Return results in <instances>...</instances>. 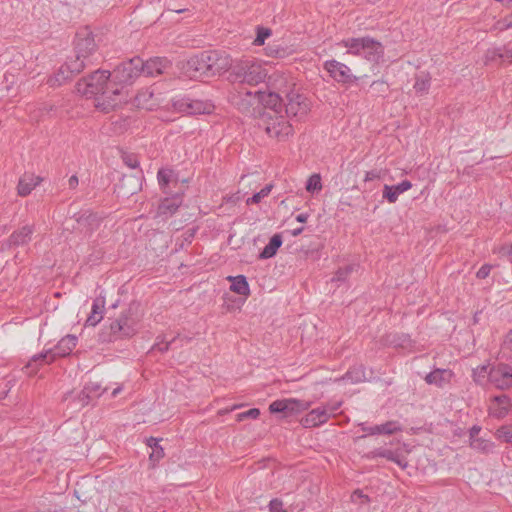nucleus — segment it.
I'll return each mask as SVG.
<instances>
[{
  "mask_svg": "<svg viewBox=\"0 0 512 512\" xmlns=\"http://www.w3.org/2000/svg\"><path fill=\"white\" fill-rule=\"evenodd\" d=\"M271 35V30L270 29H265V28H259L258 31H257V36L254 40V44L256 46H261L264 44L265 40Z\"/></svg>",
  "mask_w": 512,
  "mask_h": 512,
  "instance_id": "47",
  "label": "nucleus"
},
{
  "mask_svg": "<svg viewBox=\"0 0 512 512\" xmlns=\"http://www.w3.org/2000/svg\"><path fill=\"white\" fill-rule=\"evenodd\" d=\"M263 121L264 129L270 137L285 140L293 133L292 125L280 113H264Z\"/></svg>",
  "mask_w": 512,
  "mask_h": 512,
  "instance_id": "6",
  "label": "nucleus"
},
{
  "mask_svg": "<svg viewBox=\"0 0 512 512\" xmlns=\"http://www.w3.org/2000/svg\"><path fill=\"white\" fill-rule=\"evenodd\" d=\"M105 309V298L99 296L93 300L91 313L89 314L86 325L95 326L103 319Z\"/></svg>",
  "mask_w": 512,
  "mask_h": 512,
  "instance_id": "32",
  "label": "nucleus"
},
{
  "mask_svg": "<svg viewBox=\"0 0 512 512\" xmlns=\"http://www.w3.org/2000/svg\"><path fill=\"white\" fill-rule=\"evenodd\" d=\"M178 340V337H174L172 338L170 341H167V342H156L155 345L153 346V349L154 350H158L160 352H165L167 351L172 345L176 344Z\"/></svg>",
  "mask_w": 512,
  "mask_h": 512,
  "instance_id": "49",
  "label": "nucleus"
},
{
  "mask_svg": "<svg viewBox=\"0 0 512 512\" xmlns=\"http://www.w3.org/2000/svg\"><path fill=\"white\" fill-rule=\"evenodd\" d=\"M83 70L82 62L73 61L68 59L58 71L49 78L48 83L50 86H60L74 74H78Z\"/></svg>",
  "mask_w": 512,
  "mask_h": 512,
  "instance_id": "16",
  "label": "nucleus"
},
{
  "mask_svg": "<svg viewBox=\"0 0 512 512\" xmlns=\"http://www.w3.org/2000/svg\"><path fill=\"white\" fill-rule=\"evenodd\" d=\"M104 391H105V389L101 390V387L99 384L93 383V382L88 383L87 385H85L84 389L81 392V395L83 396L82 397L83 404H87L88 400L92 397L100 396Z\"/></svg>",
  "mask_w": 512,
  "mask_h": 512,
  "instance_id": "37",
  "label": "nucleus"
},
{
  "mask_svg": "<svg viewBox=\"0 0 512 512\" xmlns=\"http://www.w3.org/2000/svg\"><path fill=\"white\" fill-rule=\"evenodd\" d=\"M284 105L289 117L302 118L307 115L310 109L307 98L295 89L285 95Z\"/></svg>",
  "mask_w": 512,
  "mask_h": 512,
  "instance_id": "9",
  "label": "nucleus"
},
{
  "mask_svg": "<svg viewBox=\"0 0 512 512\" xmlns=\"http://www.w3.org/2000/svg\"><path fill=\"white\" fill-rule=\"evenodd\" d=\"M493 252L512 261V244L499 246L498 248H495Z\"/></svg>",
  "mask_w": 512,
  "mask_h": 512,
  "instance_id": "48",
  "label": "nucleus"
},
{
  "mask_svg": "<svg viewBox=\"0 0 512 512\" xmlns=\"http://www.w3.org/2000/svg\"><path fill=\"white\" fill-rule=\"evenodd\" d=\"M359 498L362 500V503H368L369 497L367 495H364L361 490H356L352 494V501H356V499Z\"/></svg>",
  "mask_w": 512,
  "mask_h": 512,
  "instance_id": "58",
  "label": "nucleus"
},
{
  "mask_svg": "<svg viewBox=\"0 0 512 512\" xmlns=\"http://www.w3.org/2000/svg\"><path fill=\"white\" fill-rule=\"evenodd\" d=\"M503 345H504L505 348H508V349H510L512 351V331H510L506 335Z\"/></svg>",
  "mask_w": 512,
  "mask_h": 512,
  "instance_id": "60",
  "label": "nucleus"
},
{
  "mask_svg": "<svg viewBox=\"0 0 512 512\" xmlns=\"http://www.w3.org/2000/svg\"><path fill=\"white\" fill-rule=\"evenodd\" d=\"M153 96V93L149 90H145L138 94L137 101L139 104L144 105L148 99H150Z\"/></svg>",
  "mask_w": 512,
  "mask_h": 512,
  "instance_id": "57",
  "label": "nucleus"
},
{
  "mask_svg": "<svg viewBox=\"0 0 512 512\" xmlns=\"http://www.w3.org/2000/svg\"><path fill=\"white\" fill-rule=\"evenodd\" d=\"M273 189V184L265 185L259 192L246 199L247 205L258 204L262 199L267 197Z\"/></svg>",
  "mask_w": 512,
  "mask_h": 512,
  "instance_id": "41",
  "label": "nucleus"
},
{
  "mask_svg": "<svg viewBox=\"0 0 512 512\" xmlns=\"http://www.w3.org/2000/svg\"><path fill=\"white\" fill-rule=\"evenodd\" d=\"M309 217L307 213H301L296 216V221L300 223H305Z\"/></svg>",
  "mask_w": 512,
  "mask_h": 512,
  "instance_id": "62",
  "label": "nucleus"
},
{
  "mask_svg": "<svg viewBox=\"0 0 512 512\" xmlns=\"http://www.w3.org/2000/svg\"><path fill=\"white\" fill-rule=\"evenodd\" d=\"M285 96L276 91L262 92L259 97V104L261 103L265 107L269 108L270 111L267 113H280L282 106L284 105Z\"/></svg>",
  "mask_w": 512,
  "mask_h": 512,
  "instance_id": "21",
  "label": "nucleus"
},
{
  "mask_svg": "<svg viewBox=\"0 0 512 512\" xmlns=\"http://www.w3.org/2000/svg\"><path fill=\"white\" fill-rule=\"evenodd\" d=\"M136 182L138 183V179H135L133 177H124L121 181V185L124 186L126 184V182Z\"/></svg>",
  "mask_w": 512,
  "mask_h": 512,
  "instance_id": "63",
  "label": "nucleus"
},
{
  "mask_svg": "<svg viewBox=\"0 0 512 512\" xmlns=\"http://www.w3.org/2000/svg\"><path fill=\"white\" fill-rule=\"evenodd\" d=\"M488 381L497 389L505 390L512 386V367L498 363L489 369Z\"/></svg>",
  "mask_w": 512,
  "mask_h": 512,
  "instance_id": "11",
  "label": "nucleus"
},
{
  "mask_svg": "<svg viewBox=\"0 0 512 512\" xmlns=\"http://www.w3.org/2000/svg\"><path fill=\"white\" fill-rule=\"evenodd\" d=\"M147 445L152 448V452L150 454V459L151 460L158 461V460H160L161 458L164 457V450L159 445V440L158 439L150 437L147 440Z\"/></svg>",
  "mask_w": 512,
  "mask_h": 512,
  "instance_id": "40",
  "label": "nucleus"
},
{
  "mask_svg": "<svg viewBox=\"0 0 512 512\" xmlns=\"http://www.w3.org/2000/svg\"><path fill=\"white\" fill-rule=\"evenodd\" d=\"M310 407V402L299 400L295 398L281 399L273 401L269 405V411L271 413H281L283 417H288L293 414H297Z\"/></svg>",
  "mask_w": 512,
  "mask_h": 512,
  "instance_id": "10",
  "label": "nucleus"
},
{
  "mask_svg": "<svg viewBox=\"0 0 512 512\" xmlns=\"http://www.w3.org/2000/svg\"><path fill=\"white\" fill-rule=\"evenodd\" d=\"M354 269H355V265H353V264H349L343 268H339L336 271L334 277L332 278V281L345 282L347 280V278L349 277V275L354 271Z\"/></svg>",
  "mask_w": 512,
  "mask_h": 512,
  "instance_id": "44",
  "label": "nucleus"
},
{
  "mask_svg": "<svg viewBox=\"0 0 512 512\" xmlns=\"http://www.w3.org/2000/svg\"><path fill=\"white\" fill-rule=\"evenodd\" d=\"M78 338L75 335L68 334L60 339L54 348L50 349L54 360L58 357H66L71 354L73 349L76 347Z\"/></svg>",
  "mask_w": 512,
  "mask_h": 512,
  "instance_id": "23",
  "label": "nucleus"
},
{
  "mask_svg": "<svg viewBox=\"0 0 512 512\" xmlns=\"http://www.w3.org/2000/svg\"><path fill=\"white\" fill-rule=\"evenodd\" d=\"M171 170L166 169H160L157 173V179L159 185L164 188L166 185H168L170 178H171Z\"/></svg>",
  "mask_w": 512,
  "mask_h": 512,
  "instance_id": "46",
  "label": "nucleus"
},
{
  "mask_svg": "<svg viewBox=\"0 0 512 512\" xmlns=\"http://www.w3.org/2000/svg\"><path fill=\"white\" fill-rule=\"evenodd\" d=\"M511 399L505 394L493 397L492 404L489 407L490 416L496 419L506 417L511 409Z\"/></svg>",
  "mask_w": 512,
  "mask_h": 512,
  "instance_id": "20",
  "label": "nucleus"
},
{
  "mask_svg": "<svg viewBox=\"0 0 512 512\" xmlns=\"http://www.w3.org/2000/svg\"><path fill=\"white\" fill-rule=\"evenodd\" d=\"M481 430H482V428L480 426H478V425L472 426L468 430V442L469 441H473V439H477L479 437H482V435H480Z\"/></svg>",
  "mask_w": 512,
  "mask_h": 512,
  "instance_id": "55",
  "label": "nucleus"
},
{
  "mask_svg": "<svg viewBox=\"0 0 512 512\" xmlns=\"http://www.w3.org/2000/svg\"><path fill=\"white\" fill-rule=\"evenodd\" d=\"M341 405H342L341 401L332 402V403H328V404L324 405L325 410H328L327 412L329 413V418L335 415V413L341 407Z\"/></svg>",
  "mask_w": 512,
  "mask_h": 512,
  "instance_id": "56",
  "label": "nucleus"
},
{
  "mask_svg": "<svg viewBox=\"0 0 512 512\" xmlns=\"http://www.w3.org/2000/svg\"><path fill=\"white\" fill-rule=\"evenodd\" d=\"M339 45L346 48L348 54L362 57L374 64L384 58L382 43L369 36L343 39Z\"/></svg>",
  "mask_w": 512,
  "mask_h": 512,
  "instance_id": "4",
  "label": "nucleus"
},
{
  "mask_svg": "<svg viewBox=\"0 0 512 512\" xmlns=\"http://www.w3.org/2000/svg\"><path fill=\"white\" fill-rule=\"evenodd\" d=\"M468 445L476 453L485 456L492 455L496 453L497 450L496 443L492 439L487 438L485 436L473 439V441H469Z\"/></svg>",
  "mask_w": 512,
  "mask_h": 512,
  "instance_id": "28",
  "label": "nucleus"
},
{
  "mask_svg": "<svg viewBox=\"0 0 512 512\" xmlns=\"http://www.w3.org/2000/svg\"><path fill=\"white\" fill-rule=\"evenodd\" d=\"M227 280L231 282L230 290L242 296L250 295V288L244 275L228 276Z\"/></svg>",
  "mask_w": 512,
  "mask_h": 512,
  "instance_id": "33",
  "label": "nucleus"
},
{
  "mask_svg": "<svg viewBox=\"0 0 512 512\" xmlns=\"http://www.w3.org/2000/svg\"><path fill=\"white\" fill-rule=\"evenodd\" d=\"M208 52H202L199 55L191 57L186 63V73L190 78L211 77L209 62H207Z\"/></svg>",
  "mask_w": 512,
  "mask_h": 512,
  "instance_id": "14",
  "label": "nucleus"
},
{
  "mask_svg": "<svg viewBox=\"0 0 512 512\" xmlns=\"http://www.w3.org/2000/svg\"><path fill=\"white\" fill-rule=\"evenodd\" d=\"M261 91L238 90L230 95V102L243 114H252L259 104Z\"/></svg>",
  "mask_w": 512,
  "mask_h": 512,
  "instance_id": "8",
  "label": "nucleus"
},
{
  "mask_svg": "<svg viewBox=\"0 0 512 512\" xmlns=\"http://www.w3.org/2000/svg\"><path fill=\"white\" fill-rule=\"evenodd\" d=\"M34 232L33 225H25L22 228L14 231L9 239L7 240V246L9 248L16 246H23L30 242L32 234Z\"/></svg>",
  "mask_w": 512,
  "mask_h": 512,
  "instance_id": "26",
  "label": "nucleus"
},
{
  "mask_svg": "<svg viewBox=\"0 0 512 512\" xmlns=\"http://www.w3.org/2000/svg\"><path fill=\"white\" fill-rule=\"evenodd\" d=\"M182 197L180 195H174L172 197H167L163 199L158 205L157 217H162L163 219H167L171 217L181 206Z\"/></svg>",
  "mask_w": 512,
  "mask_h": 512,
  "instance_id": "25",
  "label": "nucleus"
},
{
  "mask_svg": "<svg viewBox=\"0 0 512 512\" xmlns=\"http://www.w3.org/2000/svg\"><path fill=\"white\" fill-rule=\"evenodd\" d=\"M97 45L90 31L84 29L76 34L75 38V56L73 61L82 62L83 69L86 65L92 63V58L96 52Z\"/></svg>",
  "mask_w": 512,
  "mask_h": 512,
  "instance_id": "5",
  "label": "nucleus"
},
{
  "mask_svg": "<svg viewBox=\"0 0 512 512\" xmlns=\"http://www.w3.org/2000/svg\"><path fill=\"white\" fill-rule=\"evenodd\" d=\"M322 189L321 176L319 174L311 175L306 182V190L310 193L319 192Z\"/></svg>",
  "mask_w": 512,
  "mask_h": 512,
  "instance_id": "43",
  "label": "nucleus"
},
{
  "mask_svg": "<svg viewBox=\"0 0 512 512\" xmlns=\"http://www.w3.org/2000/svg\"><path fill=\"white\" fill-rule=\"evenodd\" d=\"M269 511L270 512H287L286 509H284L283 502L277 498L272 499L269 503Z\"/></svg>",
  "mask_w": 512,
  "mask_h": 512,
  "instance_id": "52",
  "label": "nucleus"
},
{
  "mask_svg": "<svg viewBox=\"0 0 512 512\" xmlns=\"http://www.w3.org/2000/svg\"><path fill=\"white\" fill-rule=\"evenodd\" d=\"M174 107L180 112H184L190 115L209 114L214 108L213 104L209 101L191 99L188 97L175 101Z\"/></svg>",
  "mask_w": 512,
  "mask_h": 512,
  "instance_id": "12",
  "label": "nucleus"
},
{
  "mask_svg": "<svg viewBox=\"0 0 512 512\" xmlns=\"http://www.w3.org/2000/svg\"><path fill=\"white\" fill-rule=\"evenodd\" d=\"M324 69L338 83L350 84L357 80V77L353 76L351 69L346 64L337 60L325 61Z\"/></svg>",
  "mask_w": 512,
  "mask_h": 512,
  "instance_id": "13",
  "label": "nucleus"
},
{
  "mask_svg": "<svg viewBox=\"0 0 512 512\" xmlns=\"http://www.w3.org/2000/svg\"><path fill=\"white\" fill-rule=\"evenodd\" d=\"M282 245V237L280 234H275L271 237L269 243L263 248L261 251L259 258L260 259H269L272 258L277 250Z\"/></svg>",
  "mask_w": 512,
  "mask_h": 512,
  "instance_id": "34",
  "label": "nucleus"
},
{
  "mask_svg": "<svg viewBox=\"0 0 512 512\" xmlns=\"http://www.w3.org/2000/svg\"><path fill=\"white\" fill-rule=\"evenodd\" d=\"M68 185L70 189H75L78 185V177L76 175H72L68 180Z\"/></svg>",
  "mask_w": 512,
  "mask_h": 512,
  "instance_id": "61",
  "label": "nucleus"
},
{
  "mask_svg": "<svg viewBox=\"0 0 512 512\" xmlns=\"http://www.w3.org/2000/svg\"><path fill=\"white\" fill-rule=\"evenodd\" d=\"M111 73L107 70H97L77 83V91L86 96L94 97L95 107L103 112H109L126 101L123 88L114 83Z\"/></svg>",
  "mask_w": 512,
  "mask_h": 512,
  "instance_id": "1",
  "label": "nucleus"
},
{
  "mask_svg": "<svg viewBox=\"0 0 512 512\" xmlns=\"http://www.w3.org/2000/svg\"><path fill=\"white\" fill-rule=\"evenodd\" d=\"M359 426L361 427V430L367 435H391L402 430L401 425L397 421H388L386 423L374 426H366L365 423H361Z\"/></svg>",
  "mask_w": 512,
  "mask_h": 512,
  "instance_id": "24",
  "label": "nucleus"
},
{
  "mask_svg": "<svg viewBox=\"0 0 512 512\" xmlns=\"http://www.w3.org/2000/svg\"><path fill=\"white\" fill-rule=\"evenodd\" d=\"M208 56L207 62H209L211 77L224 72L230 73L235 60H232L228 54L218 51H208Z\"/></svg>",
  "mask_w": 512,
  "mask_h": 512,
  "instance_id": "17",
  "label": "nucleus"
},
{
  "mask_svg": "<svg viewBox=\"0 0 512 512\" xmlns=\"http://www.w3.org/2000/svg\"><path fill=\"white\" fill-rule=\"evenodd\" d=\"M42 178L32 173H25L18 182L17 191L22 197L29 195L40 184Z\"/></svg>",
  "mask_w": 512,
  "mask_h": 512,
  "instance_id": "30",
  "label": "nucleus"
},
{
  "mask_svg": "<svg viewBox=\"0 0 512 512\" xmlns=\"http://www.w3.org/2000/svg\"><path fill=\"white\" fill-rule=\"evenodd\" d=\"M141 75L155 77L165 73L171 68V62L166 57L150 58L146 62L142 60Z\"/></svg>",
  "mask_w": 512,
  "mask_h": 512,
  "instance_id": "19",
  "label": "nucleus"
},
{
  "mask_svg": "<svg viewBox=\"0 0 512 512\" xmlns=\"http://www.w3.org/2000/svg\"><path fill=\"white\" fill-rule=\"evenodd\" d=\"M489 369L486 365H480L473 369V380L479 385H484L486 378H488Z\"/></svg>",
  "mask_w": 512,
  "mask_h": 512,
  "instance_id": "42",
  "label": "nucleus"
},
{
  "mask_svg": "<svg viewBox=\"0 0 512 512\" xmlns=\"http://www.w3.org/2000/svg\"><path fill=\"white\" fill-rule=\"evenodd\" d=\"M54 356L50 349L43 351L39 354L34 355L27 365V368H32V371H36L39 365L50 364L54 362Z\"/></svg>",
  "mask_w": 512,
  "mask_h": 512,
  "instance_id": "36",
  "label": "nucleus"
},
{
  "mask_svg": "<svg viewBox=\"0 0 512 512\" xmlns=\"http://www.w3.org/2000/svg\"><path fill=\"white\" fill-rule=\"evenodd\" d=\"M142 59L139 57L132 58L128 61L121 63L111 73L114 83L118 86L132 83L138 76L141 75Z\"/></svg>",
  "mask_w": 512,
  "mask_h": 512,
  "instance_id": "7",
  "label": "nucleus"
},
{
  "mask_svg": "<svg viewBox=\"0 0 512 512\" xmlns=\"http://www.w3.org/2000/svg\"><path fill=\"white\" fill-rule=\"evenodd\" d=\"M503 58L507 59V50L505 51V53H502L500 48H490L485 53L486 63Z\"/></svg>",
  "mask_w": 512,
  "mask_h": 512,
  "instance_id": "45",
  "label": "nucleus"
},
{
  "mask_svg": "<svg viewBox=\"0 0 512 512\" xmlns=\"http://www.w3.org/2000/svg\"><path fill=\"white\" fill-rule=\"evenodd\" d=\"M365 368L363 365H357L350 368L345 375L341 378V380L348 381L352 384H357L365 381Z\"/></svg>",
  "mask_w": 512,
  "mask_h": 512,
  "instance_id": "35",
  "label": "nucleus"
},
{
  "mask_svg": "<svg viewBox=\"0 0 512 512\" xmlns=\"http://www.w3.org/2000/svg\"><path fill=\"white\" fill-rule=\"evenodd\" d=\"M372 457H381L385 458L389 461L396 463L402 469H406L408 467V461L406 457L400 450H390V449H376L371 452Z\"/></svg>",
  "mask_w": 512,
  "mask_h": 512,
  "instance_id": "27",
  "label": "nucleus"
},
{
  "mask_svg": "<svg viewBox=\"0 0 512 512\" xmlns=\"http://www.w3.org/2000/svg\"><path fill=\"white\" fill-rule=\"evenodd\" d=\"M379 177L380 176H379V172L378 171L371 170V171L366 172L365 177H364V181H372L374 179H378Z\"/></svg>",
  "mask_w": 512,
  "mask_h": 512,
  "instance_id": "59",
  "label": "nucleus"
},
{
  "mask_svg": "<svg viewBox=\"0 0 512 512\" xmlns=\"http://www.w3.org/2000/svg\"><path fill=\"white\" fill-rule=\"evenodd\" d=\"M495 437L505 443L512 445V425H502L495 431Z\"/></svg>",
  "mask_w": 512,
  "mask_h": 512,
  "instance_id": "39",
  "label": "nucleus"
},
{
  "mask_svg": "<svg viewBox=\"0 0 512 512\" xmlns=\"http://www.w3.org/2000/svg\"><path fill=\"white\" fill-rule=\"evenodd\" d=\"M491 269H492V265H490V264L482 265L476 273L477 278H479V279L487 278L490 274Z\"/></svg>",
  "mask_w": 512,
  "mask_h": 512,
  "instance_id": "54",
  "label": "nucleus"
},
{
  "mask_svg": "<svg viewBox=\"0 0 512 512\" xmlns=\"http://www.w3.org/2000/svg\"><path fill=\"white\" fill-rule=\"evenodd\" d=\"M123 162L132 169H135L139 166V162L136 156L132 154H124L123 155Z\"/></svg>",
  "mask_w": 512,
  "mask_h": 512,
  "instance_id": "53",
  "label": "nucleus"
},
{
  "mask_svg": "<svg viewBox=\"0 0 512 512\" xmlns=\"http://www.w3.org/2000/svg\"><path fill=\"white\" fill-rule=\"evenodd\" d=\"M452 376L453 372L450 369H435L426 375L425 381L430 385L443 387L451 381Z\"/></svg>",
  "mask_w": 512,
  "mask_h": 512,
  "instance_id": "31",
  "label": "nucleus"
},
{
  "mask_svg": "<svg viewBox=\"0 0 512 512\" xmlns=\"http://www.w3.org/2000/svg\"><path fill=\"white\" fill-rule=\"evenodd\" d=\"M371 89L376 93V94H383L385 92H387L388 90V84L384 81H380V80H377V81H374L372 84H371Z\"/></svg>",
  "mask_w": 512,
  "mask_h": 512,
  "instance_id": "50",
  "label": "nucleus"
},
{
  "mask_svg": "<svg viewBox=\"0 0 512 512\" xmlns=\"http://www.w3.org/2000/svg\"><path fill=\"white\" fill-rule=\"evenodd\" d=\"M267 87L270 91L279 92L282 95H287L295 89V83L286 73L275 71L270 75L267 73Z\"/></svg>",
  "mask_w": 512,
  "mask_h": 512,
  "instance_id": "15",
  "label": "nucleus"
},
{
  "mask_svg": "<svg viewBox=\"0 0 512 512\" xmlns=\"http://www.w3.org/2000/svg\"><path fill=\"white\" fill-rule=\"evenodd\" d=\"M431 85V77L429 74H421L416 77L414 89L417 93H427Z\"/></svg>",
  "mask_w": 512,
  "mask_h": 512,
  "instance_id": "38",
  "label": "nucleus"
},
{
  "mask_svg": "<svg viewBox=\"0 0 512 512\" xmlns=\"http://www.w3.org/2000/svg\"><path fill=\"white\" fill-rule=\"evenodd\" d=\"M303 230H304L303 227H299V228L292 230L291 234L296 237V236L300 235L303 232Z\"/></svg>",
  "mask_w": 512,
  "mask_h": 512,
  "instance_id": "64",
  "label": "nucleus"
},
{
  "mask_svg": "<svg viewBox=\"0 0 512 512\" xmlns=\"http://www.w3.org/2000/svg\"><path fill=\"white\" fill-rule=\"evenodd\" d=\"M142 315L135 304L129 305L115 319H112L108 326H104L100 333L102 342H113L115 340L130 338L140 329Z\"/></svg>",
  "mask_w": 512,
  "mask_h": 512,
  "instance_id": "2",
  "label": "nucleus"
},
{
  "mask_svg": "<svg viewBox=\"0 0 512 512\" xmlns=\"http://www.w3.org/2000/svg\"><path fill=\"white\" fill-rule=\"evenodd\" d=\"M327 411L324 406L311 410L301 419L302 426L312 428L326 423L329 420V413Z\"/></svg>",
  "mask_w": 512,
  "mask_h": 512,
  "instance_id": "22",
  "label": "nucleus"
},
{
  "mask_svg": "<svg viewBox=\"0 0 512 512\" xmlns=\"http://www.w3.org/2000/svg\"><path fill=\"white\" fill-rule=\"evenodd\" d=\"M73 218L77 222V228L85 233L96 230L102 221V217L88 209L75 213Z\"/></svg>",
  "mask_w": 512,
  "mask_h": 512,
  "instance_id": "18",
  "label": "nucleus"
},
{
  "mask_svg": "<svg viewBox=\"0 0 512 512\" xmlns=\"http://www.w3.org/2000/svg\"><path fill=\"white\" fill-rule=\"evenodd\" d=\"M412 188V183L408 180H403L397 185H384L383 198L389 203H395L398 200L400 194L408 191Z\"/></svg>",
  "mask_w": 512,
  "mask_h": 512,
  "instance_id": "29",
  "label": "nucleus"
},
{
  "mask_svg": "<svg viewBox=\"0 0 512 512\" xmlns=\"http://www.w3.org/2000/svg\"><path fill=\"white\" fill-rule=\"evenodd\" d=\"M260 415V410L258 408H251L248 411L242 412L238 414V420L242 421L245 418L256 419Z\"/></svg>",
  "mask_w": 512,
  "mask_h": 512,
  "instance_id": "51",
  "label": "nucleus"
},
{
  "mask_svg": "<svg viewBox=\"0 0 512 512\" xmlns=\"http://www.w3.org/2000/svg\"><path fill=\"white\" fill-rule=\"evenodd\" d=\"M267 77L266 65L254 58L236 59L228 80L232 84L257 86L265 82Z\"/></svg>",
  "mask_w": 512,
  "mask_h": 512,
  "instance_id": "3",
  "label": "nucleus"
}]
</instances>
